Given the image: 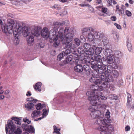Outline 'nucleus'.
<instances>
[{
    "instance_id": "nucleus-55",
    "label": "nucleus",
    "mask_w": 134,
    "mask_h": 134,
    "mask_svg": "<svg viewBox=\"0 0 134 134\" xmlns=\"http://www.w3.org/2000/svg\"><path fill=\"white\" fill-rule=\"evenodd\" d=\"M131 100V95L129 93L128 94L127 102H130Z\"/></svg>"
},
{
    "instance_id": "nucleus-6",
    "label": "nucleus",
    "mask_w": 134,
    "mask_h": 134,
    "mask_svg": "<svg viewBox=\"0 0 134 134\" xmlns=\"http://www.w3.org/2000/svg\"><path fill=\"white\" fill-rule=\"evenodd\" d=\"M41 30L37 27H35L31 30V33L27 37V42L29 44L32 43L34 42L35 36H38L40 34Z\"/></svg>"
},
{
    "instance_id": "nucleus-7",
    "label": "nucleus",
    "mask_w": 134,
    "mask_h": 134,
    "mask_svg": "<svg viewBox=\"0 0 134 134\" xmlns=\"http://www.w3.org/2000/svg\"><path fill=\"white\" fill-rule=\"evenodd\" d=\"M19 24L16 23L14 21L11 20L10 22L8 23L7 26L4 27L2 29L3 32L5 33L8 32L10 34L11 33L14 32V29L15 27L18 28Z\"/></svg>"
},
{
    "instance_id": "nucleus-60",
    "label": "nucleus",
    "mask_w": 134,
    "mask_h": 134,
    "mask_svg": "<svg viewBox=\"0 0 134 134\" xmlns=\"http://www.w3.org/2000/svg\"><path fill=\"white\" fill-rule=\"evenodd\" d=\"M36 46H37L38 48H43L44 47V46L43 45H41L40 44H37Z\"/></svg>"
},
{
    "instance_id": "nucleus-4",
    "label": "nucleus",
    "mask_w": 134,
    "mask_h": 134,
    "mask_svg": "<svg viewBox=\"0 0 134 134\" xmlns=\"http://www.w3.org/2000/svg\"><path fill=\"white\" fill-rule=\"evenodd\" d=\"M103 64L101 59V56L99 55L94 57V60L91 62V66L92 68L96 70L101 75L106 72V67L103 66Z\"/></svg>"
},
{
    "instance_id": "nucleus-23",
    "label": "nucleus",
    "mask_w": 134,
    "mask_h": 134,
    "mask_svg": "<svg viewBox=\"0 0 134 134\" xmlns=\"http://www.w3.org/2000/svg\"><path fill=\"white\" fill-rule=\"evenodd\" d=\"M41 114V111H40L35 110L32 112L31 114L32 118H34L35 117H38Z\"/></svg>"
},
{
    "instance_id": "nucleus-49",
    "label": "nucleus",
    "mask_w": 134,
    "mask_h": 134,
    "mask_svg": "<svg viewBox=\"0 0 134 134\" xmlns=\"http://www.w3.org/2000/svg\"><path fill=\"white\" fill-rule=\"evenodd\" d=\"M23 121L25 122H26L28 124L30 123L31 121L27 118H25L23 119Z\"/></svg>"
},
{
    "instance_id": "nucleus-42",
    "label": "nucleus",
    "mask_w": 134,
    "mask_h": 134,
    "mask_svg": "<svg viewBox=\"0 0 134 134\" xmlns=\"http://www.w3.org/2000/svg\"><path fill=\"white\" fill-rule=\"evenodd\" d=\"M113 75L115 77L117 78L119 76V73L118 71L116 70H114L112 72Z\"/></svg>"
},
{
    "instance_id": "nucleus-5",
    "label": "nucleus",
    "mask_w": 134,
    "mask_h": 134,
    "mask_svg": "<svg viewBox=\"0 0 134 134\" xmlns=\"http://www.w3.org/2000/svg\"><path fill=\"white\" fill-rule=\"evenodd\" d=\"M16 127L15 124L12 120L8 121L7 124L6 125L5 131L7 134H20L22 132L21 130L19 128L17 129V130L14 132Z\"/></svg>"
},
{
    "instance_id": "nucleus-21",
    "label": "nucleus",
    "mask_w": 134,
    "mask_h": 134,
    "mask_svg": "<svg viewBox=\"0 0 134 134\" xmlns=\"http://www.w3.org/2000/svg\"><path fill=\"white\" fill-rule=\"evenodd\" d=\"M100 91H98L97 93H96L97 95H98V96H99L98 101H97V102L98 103H99V102H100V98L102 100H106L107 99V97L105 96L104 95H102V92Z\"/></svg>"
},
{
    "instance_id": "nucleus-45",
    "label": "nucleus",
    "mask_w": 134,
    "mask_h": 134,
    "mask_svg": "<svg viewBox=\"0 0 134 134\" xmlns=\"http://www.w3.org/2000/svg\"><path fill=\"white\" fill-rule=\"evenodd\" d=\"M127 46L128 50L129 51H130L131 49L132 46L130 41H127Z\"/></svg>"
},
{
    "instance_id": "nucleus-33",
    "label": "nucleus",
    "mask_w": 134,
    "mask_h": 134,
    "mask_svg": "<svg viewBox=\"0 0 134 134\" xmlns=\"http://www.w3.org/2000/svg\"><path fill=\"white\" fill-rule=\"evenodd\" d=\"M36 109L37 110H40L44 107H45V105L44 104H41L38 103L36 105Z\"/></svg>"
},
{
    "instance_id": "nucleus-44",
    "label": "nucleus",
    "mask_w": 134,
    "mask_h": 134,
    "mask_svg": "<svg viewBox=\"0 0 134 134\" xmlns=\"http://www.w3.org/2000/svg\"><path fill=\"white\" fill-rule=\"evenodd\" d=\"M83 70L87 71H89V67L88 64H86L84 65L83 67Z\"/></svg>"
},
{
    "instance_id": "nucleus-53",
    "label": "nucleus",
    "mask_w": 134,
    "mask_h": 134,
    "mask_svg": "<svg viewBox=\"0 0 134 134\" xmlns=\"http://www.w3.org/2000/svg\"><path fill=\"white\" fill-rule=\"evenodd\" d=\"M99 105L100 107V108H101L102 109H105L106 108V105L105 104H99Z\"/></svg>"
},
{
    "instance_id": "nucleus-27",
    "label": "nucleus",
    "mask_w": 134,
    "mask_h": 134,
    "mask_svg": "<svg viewBox=\"0 0 134 134\" xmlns=\"http://www.w3.org/2000/svg\"><path fill=\"white\" fill-rule=\"evenodd\" d=\"M72 59V56L71 55H69L66 58L64 62L65 64L69 63L71 62Z\"/></svg>"
},
{
    "instance_id": "nucleus-30",
    "label": "nucleus",
    "mask_w": 134,
    "mask_h": 134,
    "mask_svg": "<svg viewBox=\"0 0 134 134\" xmlns=\"http://www.w3.org/2000/svg\"><path fill=\"white\" fill-rule=\"evenodd\" d=\"M77 51L79 54V56H81V57H83L85 52V51H84L83 49L82 48L79 47L77 49Z\"/></svg>"
},
{
    "instance_id": "nucleus-24",
    "label": "nucleus",
    "mask_w": 134,
    "mask_h": 134,
    "mask_svg": "<svg viewBox=\"0 0 134 134\" xmlns=\"http://www.w3.org/2000/svg\"><path fill=\"white\" fill-rule=\"evenodd\" d=\"M94 51V49L93 48H90L88 50L85 51L83 55H85V54L87 55H91L93 53Z\"/></svg>"
},
{
    "instance_id": "nucleus-11",
    "label": "nucleus",
    "mask_w": 134,
    "mask_h": 134,
    "mask_svg": "<svg viewBox=\"0 0 134 134\" xmlns=\"http://www.w3.org/2000/svg\"><path fill=\"white\" fill-rule=\"evenodd\" d=\"M114 56L113 55H110L109 57H107L106 59H103V62L102 63L103 65H106L108 64H111L114 63Z\"/></svg>"
},
{
    "instance_id": "nucleus-40",
    "label": "nucleus",
    "mask_w": 134,
    "mask_h": 134,
    "mask_svg": "<svg viewBox=\"0 0 134 134\" xmlns=\"http://www.w3.org/2000/svg\"><path fill=\"white\" fill-rule=\"evenodd\" d=\"M91 46L88 43H85L83 45V48L85 49H87L88 48H92L91 47Z\"/></svg>"
},
{
    "instance_id": "nucleus-9",
    "label": "nucleus",
    "mask_w": 134,
    "mask_h": 134,
    "mask_svg": "<svg viewBox=\"0 0 134 134\" xmlns=\"http://www.w3.org/2000/svg\"><path fill=\"white\" fill-rule=\"evenodd\" d=\"M60 41L62 42L63 44H64V47L65 49H70L71 51L75 52L76 50L75 46L72 41H66L63 39L62 35L60 36Z\"/></svg>"
},
{
    "instance_id": "nucleus-47",
    "label": "nucleus",
    "mask_w": 134,
    "mask_h": 134,
    "mask_svg": "<svg viewBox=\"0 0 134 134\" xmlns=\"http://www.w3.org/2000/svg\"><path fill=\"white\" fill-rule=\"evenodd\" d=\"M70 49H67L65 50V52L63 51V54H64L65 56L67 55L70 54Z\"/></svg>"
},
{
    "instance_id": "nucleus-35",
    "label": "nucleus",
    "mask_w": 134,
    "mask_h": 134,
    "mask_svg": "<svg viewBox=\"0 0 134 134\" xmlns=\"http://www.w3.org/2000/svg\"><path fill=\"white\" fill-rule=\"evenodd\" d=\"M54 131L53 133H55L56 134H61L59 131H60V129H58L57 127L55 125H54L53 126Z\"/></svg>"
},
{
    "instance_id": "nucleus-61",
    "label": "nucleus",
    "mask_w": 134,
    "mask_h": 134,
    "mask_svg": "<svg viewBox=\"0 0 134 134\" xmlns=\"http://www.w3.org/2000/svg\"><path fill=\"white\" fill-rule=\"evenodd\" d=\"M15 123L19 125H20L21 124V122L19 120V118L18 119V120H16L15 121Z\"/></svg>"
},
{
    "instance_id": "nucleus-64",
    "label": "nucleus",
    "mask_w": 134,
    "mask_h": 134,
    "mask_svg": "<svg viewBox=\"0 0 134 134\" xmlns=\"http://www.w3.org/2000/svg\"><path fill=\"white\" fill-rule=\"evenodd\" d=\"M80 38L81 40H82L84 41L85 40V38L83 36V35H81L80 36Z\"/></svg>"
},
{
    "instance_id": "nucleus-34",
    "label": "nucleus",
    "mask_w": 134,
    "mask_h": 134,
    "mask_svg": "<svg viewBox=\"0 0 134 134\" xmlns=\"http://www.w3.org/2000/svg\"><path fill=\"white\" fill-rule=\"evenodd\" d=\"M114 55L117 57L119 58L122 55L121 52L119 50H115L114 53Z\"/></svg>"
},
{
    "instance_id": "nucleus-38",
    "label": "nucleus",
    "mask_w": 134,
    "mask_h": 134,
    "mask_svg": "<svg viewBox=\"0 0 134 134\" xmlns=\"http://www.w3.org/2000/svg\"><path fill=\"white\" fill-rule=\"evenodd\" d=\"M109 98L110 99L117 100L118 99L117 96L114 94L110 95L109 96Z\"/></svg>"
},
{
    "instance_id": "nucleus-3",
    "label": "nucleus",
    "mask_w": 134,
    "mask_h": 134,
    "mask_svg": "<svg viewBox=\"0 0 134 134\" xmlns=\"http://www.w3.org/2000/svg\"><path fill=\"white\" fill-rule=\"evenodd\" d=\"M63 23L56 22L54 23L52 26V29L49 32L48 29L46 27H44L41 31L42 36L46 39L52 36H53L51 37V39L53 40V38L56 37L57 34L58 29L62 25H64Z\"/></svg>"
},
{
    "instance_id": "nucleus-63",
    "label": "nucleus",
    "mask_w": 134,
    "mask_h": 134,
    "mask_svg": "<svg viewBox=\"0 0 134 134\" xmlns=\"http://www.w3.org/2000/svg\"><path fill=\"white\" fill-rule=\"evenodd\" d=\"M107 3L109 4L110 5H111L113 0H107Z\"/></svg>"
},
{
    "instance_id": "nucleus-18",
    "label": "nucleus",
    "mask_w": 134,
    "mask_h": 134,
    "mask_svg": "<svg viewBox=\"0 0 134 134\" xmlns=\"http://www.w3.org/2000/svg\"><path fill=\"white\" fill-rule=\"evenodd\" d=\"M92 83L97 84H100L102 83L100 79H96L94 76L91 77L89 80Z\"/></svg>"
},
{
    "instance_id": "nucleus-46",
    "label": "nucleus",
    "mask_w": 134,
    "mask_h": 134,
    "mask_svg": "<svg viewBox=\"0 0 134 134\" xmlns=\"http://www.w3.org/2000/svg\"><path fill=\"white\" fill-rule=\"evenodd\" d=\"M98 35L99 36V37L100 39V40H102V39H103L104 37H105V36L104 34L102 33L98 32Z\"/></svg>"
},
{
    "instance_id": "nucleus-62",
    "label": "nucleus",
    "mask_w": 134,
    "mask_h": 134,
    "mask_svg": "<svg viewBox=\"0 0 134 134\" xmlns=\"http://www.w3.org/2000/svg\"><path fill=\"white\" fill-rule=\"evenodd\" d=\"M104 21L106 23V24H110V23L111 21L110 20H104Z\"/></svg>"
},
{
    "instance_id": "nucleus-10",
    "label": "nucleus",
    "mask_w": 134,
    "mask_h": 134,
    "mask_svg": "<svg viewBox=\"0 0 134 134\" xmlns=\"http://www.w3.org/2000/svg\"><path fill=\"white\" fill-rule=\"evenodd\" d=\"M90 115L91 117L93 119H98L103 118L104 117L103 112L98 110H96L94 112H91Z\"/></svg>"
},
{
    "instance_id": "nucleus-43",
    "label": "nucleus",
    "mask_w": 134,
    "mask_h": 134,
    "mask_svg": "<svg viewBox=\"0 0 134 134\" xmlns=\"http://www.w3.org/2000/svg\"><path fill=\"white\" fill-rule=\"evenodd\" d=\"M42 111L43 113L42 115L43 116H44V117H46L48 114V112L47 110L46 109H44Z\"/></svg>"
},
{
    "instance_id": "nucleus-37",
    "label": "nucleus",
    "mask_w": 134,
    "mask_h": 134,
    "mask_svg": "<svg viewBox=\"0 0 134 134\" xmlns=\"http://www.w3.org/2000/svg\"><path fill=\"white\" fill-rule=\"evenodd\" d=\"M64 54H63V52H62L61 53L57 56L58 60L59 61L61 60L65 56Z\"/></svg>"
},
{
    "instance_id": "nucleus-50",
    "label": "nucleus",
    "mask_w": 134,
    "mask_h": 134,
    "mask_svg": "<svg viewBox=\"0 0 134 134\" xmlns=\"http://www.w3.org/2000/svg\"><path fill=\"white\" fill-rule=\"evenodd\" d=\"M52 8H54L56 9L57 10H60L61 9V8L58 5L55 4L54 6L52 7Z\"/></svg>"
},
{
    "instance_id": "nucleus-48",
    "label": "nucleus",
    "mask_w": 134,
    "mask_h": 134,
    "mask_svg": "<svg viewBox=\"0 0 134 134\" xmlns=\"http://www.w3.org/2000/svg\"><path fill=\"white\" fill-rule=\"evenodd\" d=\"M110 113L109 110H107L105 114V115L107 118H108L110 117Z\"/></svg>"
},
{
    "instance_id": "nucleus-31",
    "label": "nucleus",
    "mask_w": 134,
    "mask_h": 134,
    "mask_svg": "<svg viewBox=\"0 0 134 134\" xmlns=\"http://www.w3.org/2000/svg\"><path fill=\"white\" fill-rule=\"evenodd\" d=\"M73 43L75 44L74 45L75 46V48L76 49V47L79 46L80 44V40L78 38H75L74 40Z\"/></svg>"
},
{
    "instance_id": "nucleus-54",
    "label": "nucleus",
    "mask_w": 134,
    "mask_h": 134,
    "mask_svg": "<svg viewBox=\"0 0 134 134\" xmlns=\"http://www.w3.org/2000/svg\"><path fill=\"white\" fill-rule=\"evenodd\" d=\"M107 9L106 8H102V12L104 13H105L107 11Z\"/></svg>"
},
{
    "instance_id": "nucleus-39",
    "label": "nucleus",
    "mask_w": 134,
    "mask_h": 134,
    "mask_svg": "<svg viewBox=\"0 0 134 134\" xmlns=\"http://www.w3.org/2000/svg\"><path fill=\"white\" fill-rule=\"evenodd\" d=\"M90 30V28L89 27H86L83 28L82 31V34H84L86 32H88Z\"/></svg>"
},
{
    "instance_id": "nucleus-26",
    "label": "nucleus",
    "mask_w": 134,
    "mask_h": 134,
    "mask_svg": "<svg viewBox=\"0 0 134 134\" xmlns=\"http://www.w3.org/2000/svg\"><path fill=\"white\" fill-rule=\"evenodd\" d=\"M41 83L40 82H38L37 83L34 87L35 90L37 91H41Z\"/></svg>"
},
{
    "instance_id": "nucleus-28",
    "label": "nucleus",
    "mask_w": 134,
    "mask_h": 134,
    "mask_svg": "<svg viewBox=\"0 0 134 134\" xmlns=\"http://www.w3.org/2000/svg\"><path fill=\"white\" fill-rule=\"evenodd\" d=\"M102 40V42L103 44L104 45L103 46H106V47L109 46V45L108 44L109 41L107 37H104L103 39Z\"/></svg>"
},
{
    "instance_id": "nucleus-13",
    "label": "nucleus",
    "mask_w": 134,
    "mask_h": 134,
    "mask_svg": "<svg viewBox=\"0 0 134 134\" xmlns=\"http://www.w3.org/2000/svg\"><path fill=\"white\" fill-rule=\"evenodd\" d=\"M103 46V49H104L103 51V54L105 56L107 57H109L110 55H113V52L111 49L109 48V47H105Z\"/></svg>"
},
{
    "instance_id": "nucleus-12",
    "label": "nucleus",
    "mask_w": 134,
    "mask_h": 134,
    "mask_svg": "<svg viewBox=\"0 0 134 134\" xmlns=\"http://www.w3.org/2000/svg\"><path fill=\"white\" fill-rule=\"evenodd\" d=\"M22 127L24 131L31 133H34L35 132L34 127L31 125L26 124H22Z\"/></svg>"
},
{
    "instance_id": "nucleus-22",
    "label": "nucleus",
    "mask_w": 134,
    "mask_h": 134,
    "mask_svg": "<svg viewBox=\"0 0 134 134\" xmlns=\"http://www.w3.org/2000/svg\"><path fill=\"white\" fill-rule=\"evenodd\" d=\"M82 62L83 63H85L86 64H91V62H90V57L88 56H85L82 59Z\"/></svg>"
},
{
    "instance_id": "nucleus-16",
    "label": "nucleus",
    "mask_w": 134,
    "mask_h": 134,
    "mask_svg": "<svg viewBox=\"0 0 134 134\" xmlns=\"http://www.w3.org/2000/svg\"><path fill=\"white\" fill-rule=\"evenodd\" d=\"M102 75H103V76H105V77H106V78L108 77H109V76L111 77V79L112 80V81L109 82V83L110 85V82H113V77L112 76H111L110 75H109V74L105 73V74H103L102 75H95L94 76V77H95L96 78V79H97L99 77L100 79V80H101V81H104V82H103V83H103L104 82H105V80H102L101 77Z\"/></svg>"
},
{
    "instance_id": "nucleus-14",
    "label": "nucleus",
    "mask_w": 134,
    "mask_h": 134,
    "mask_svg": "<svg viewBox=\"0 0 134 134\" xmlns=\"http://www.w3.org/2000/svg\"><path fill=\"white\" fill-rule=\"evenodd\" d=\"M98 129L101 131L100 134H112L108 131V128L106 126H99Z\"/></svg>"
},
{
    "instance_id": "nucleus-1",
    "label": "nucleus",
    "mask_w": 134,
    "mask_h": 134,
    "mask_svg": "<svg viewBox=\"0 0 134 134\" xmlns=\"http://www.w3.org/2000/svg\"><path fill=\"white\" fill-rule=\"evenodd\" d=\"M105 76L102 75L101 78L102 80H105V82L102 83L101 85L99 86L98 85H93L91 88V90L87 91L86 94L89 97L88 100L90 101V103L93 105L97 104V102L98 101L99 96L97 95L96 93L98 91H102L104 90V88H109L110 85L109 82L112 81L110 76L108 77H105Z\"/></svg>"
},
{
    "instance_id": "nucleus-41",
    "label": "nucleus",
    "mask_w": 134,
    "mask_h": 134,
    "mask_svg": "<svg viewBox=\"0 0 134 134\" xmlns=\"http://www.w3.org/2000/svg\"><path fill=\"white\" fill-rule=\"evenodd\" d=\"M38 100L36 99H33L32 97H31L30 98H27V101L28 102L31 101L32 102V103H36Z\"/></svg>"
},
{
    "instance_id": "nucleus-25",
    "label": "nucleus",
    "mask_w": 134,
    "mask_h": 134,
    "mask_svg": "<svg viewBox=\"0 0 134 134\" xmlns=\"http://www.w3.org/2000/svg\"><path fill=\"white\" fill-rule=\"evenodd\" d=\"M14 35L15 38L14 43H15L16 45H17L19 43V41L18 38V36L19 35L16 32L14 31Z\"/></svg>"
},
{
    "instance_id": "nucleus-36",
    "label": "nucleus",
    "mask_w": 134,
    "mask_h": 134,
    "mask_svg": "<svg viewBox=\"0 0 134 134\" xmlns=\"http://www.w3.org/2000/svg\"><path fill=\"white\" fill-rule=\"evenodd\" d=\"M113 71V67L111 65H108L107 67L106 72L111 73Z\"/></svg>"
},
{
    "instance_id": "nucleus-57",
    "label": "nucleus",
    "mask_w": 134,
    "mask_h": 134,
    "mask_svg": "<svg viewBox=\"0 0 134 134\" xmlns=\"http://www.w3.org/2000/svg\"><path fill=\"white\" fill-rule=\"evenodd\" d=\"M110 19L112 21H115L116 19V18L115 16H113L111 17Z\"/></svg>"
},
{
    "instance_id": "nucleus-8",
    "label": "nucleus",
    "mask_w": 134,
    "mask_h": 134,
    "mask_svg": "<svg viewBox=\"0 0 134 134\" xmlns=\"http://www.w3.org/2000/svg\"><path fill=\"white\" fill-rule=\"evenodd\" d=\"M14 31L19 35L22 33L24 37H26L28 35L31 33V31L30 30V27L25 26L22 28L19 25L18 28L15 27L14 29Z\"/></svg>"
},
{
    "instance_id": "nucleus-58",
    "label": "nucleus",
    "mask_w": 134,
    "mask_h": 134,
    "mask_svg": "<svg viewBox=\"0 0 134 134\" xmlns=\"http://www.w3.org/2000/svg\"><path fill=\"white\" fill-rule=\"evenodd\" d=\"M10 92V91L8 89H7L4 92V94L5 95H8Z\"/></svg>"
},
{
    "instance_id": "nucleus-52",
    "label": "nucleus",
    "mask_w": 134,
    "mask_h": 134,
    "mask_svg": "<svg viewBox=\"0 0 134 134\" xmlns=\"http://www.w3.org/2000/svg\"><path fill=\"white\" fill-rule=\"evenodd\" d=\"M123 83V81L122 80H120L118 81L117 82V84L120 87L121 85H122Z\"/></svg>"
},
{
    "instance_id": "nucleus-51",
    "label": "nucleus",
    "mask_w": 134,
    "mask_h": 134,
    "mask_svg": "<svg viewBox=\"0 0 134 134\" xmlns=\"http://www.w3.org/2000/svg\"><path fill=\"white\" fill-rule=\"evenodd\" d=\"M125 13L126 14L128 17L131 16L132 15L131 12L128 10H126V11Z\"/></svg>"
},
{
    "instance_id": "nucleus-59",
    "label": "nucleus",
    "mask_w": 134,
    "mask_h": 134,
    "mask_svg": "<svg viewBox=\"0 0 134 134\" xmlns=\"http://www.w3.org/2000/svg\"><path fill=\"white\" fill-rule=\"evenodd\" d=\"M130 128L129 126H127L125 128V130L126 131H128L130 130Z\"/></svg>"
},
{
    "instance_id": "nucleus-29",
    "label": "nucleus",
    "mask_w": 134,
    "mask_h": 134,
    "mask_svg": "<svg viewBox=\"0 0 134 134\" xmlns=\"http://www.w3.org/2000/svg\"><path fill=\"white\" fill-rule=\"evenodd\" d=\"M97 104L93 105L92 104H92V105L90 106L89 107V110L91 112H94V111H96V110L95 109V106H96L97 105H98L99 104V103H98V102H97Z\"/></svg>"
},
{
    "instance_id": "nucleus-19",
    "label": "nucleus",
    "mask_w": 134,
    "mask_h": 134,
    "mask_svg": "<svg viewBox=\"0 0 134 134\" xmlns=\"http://www.w3.org/2000/svg\"><path fill=\"white\" fill-rule=\"evenodd\" d=\"M34 105L33 103L31 101H29L25 104V107L29 110H30L32 109Z\"/></svg>"
},
{
    "instance_id": "nucleus-17",
    "label": "nucleus",
    "mask_w": 134,
    "mask_h": 134,
    "mask_svg": "<svg viewBox=\"0 0 134 134\" xmlns=\"http://www.w3.org/2000/svg\"><path fill=\"white\" fill-rule=\"evenodd\" d=\"M103 118L97 119L96 123L100 125L102 124L104 125H107V121L106 119H103Z\"/></svg>"
},
{
    "instance_id": "nucleus-2",
    "label": "nucleus",
    "mask_w": 134,
    "mask_h": 134,
    "mask_svg": "<svg viewBox=\"0 0 134 134\" xmlns=\"http://www.w3.org/2000/svg\"><path fill=\"white\" fill-rule=\"evenodd\" d=\"M73 29L71 28L69 29V28L68 27H66L64 31V28L60 27L59 29L58 34L56 35V37L53 38V46L55 47H57L59 44L60 39V36H62L63 39L66 41H72L73 40L74 32ZM60 38H61L60 37Z\"/></svg>"
},
{
    "instance_id": "nucleus-15",
    "label": "nucleus",
    "mask_w": 134,
    "mask_h": 134,
    "mask_svg": "<svg viewBox=\"0 0 134 134\" xmlns=\"http://www.w3.org/2000/svg\"><path fill=\"white\" fill-rule=\"evenodd\" d=\"M98 33L97 31H94L89 33L88 35V39L90 41H92L95 38L97 37Z\"/></svg>"
},
{
    "instance_id": "nucleus-56",
    "label": "nucleus",
    "mask_w": 134,
    "mask_h": 134,
    "mask_svg": "<svg viewBox=\"0 0 134 134\" xmlns=\"http://www.w3.org/2000/svg\"><path fill=\"white\" fill-rule=\"evenodd\" d=\"M114 25L116 27V28L119 29H121V26L117 23H115Z\"/></svg>"
},
{
    "instance_id": "nucleus-20",
    "label": "nucleus",
    "mask_w": 134,
    "mask_h": 134,
    "mask_svg": "<svg viewBox=\"0 0 134 134\" xmlns=\"http://www.w3.org/2000/svg\"><path fill=\"white\" fill-rule=\"evenodd\" d=\"M74 69L76 72L79 73L82 72L83 70V67L80 64H78L75 66Z\"/></svg>"
},
{
    "instance_id": "nucleus-32",
    "label": "nucleus",
    "mask_w": 134,
    "mask_h": 134,
    "mask_svg": "<svg viewBox=\"0 0 134 134\" xmlns=\"http://www.w3.org/2000/svg\"><path fill=\"white\" fill-rule=\"evenodd\" d=\"M103 49L101 47H97L96 48L95 50V54L97 55H99L102 51Z\"/></svg>"
}]
</instances>
